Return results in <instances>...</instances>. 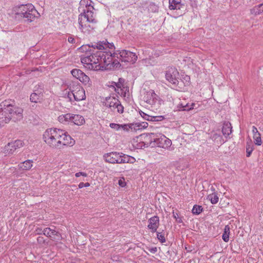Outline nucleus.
<instances>
[{"instance_id":"nucleus-57","label":"nucleus","mask_w":263,"mask_h":263,"mask_svg":"<svg viewBox=\"0 0 263 263\" xmlns=\"http://www.w3.org/2000/svg\"><path fill=\"white\" fill-rule=\"evenodd\" d=\"M35 232L37 234H43V230L41 228H38L35 230Z\"/></svg>"},{"instance_id":"nucleus-14","label":"nucleus","mask_w":263,"mask_h":263,"mask_svg":"<svg viewBox=\"0 0 263 263\" xmlns=\"http://www.w3.org/2000/svg\"><path fill=\"white\" fill-rule=\"evenodd\" d=\"M23 146V142L21 140H17L14 142H9L5 147V153L10 155L13 154L15 151Z\"/></svg>"},{"instance_id":"nucleus-13","label":"nucleus","mask_w":263,"mask_h":263,"mask_svg":"<svg viewBox=\"0 0 263 263\" xmlns=\"http://www.w3.org/2000/svg\"><path fill=\"white\" fill-rule=\"evenodd\" d=\"M68 87L69 90H72L73 91L74 100L76 101H80L85 99V92L84 89L80 86L77 85L76 87L73 85L70 84Z\"/></svg>"},{"instance_id":"nucleus-8","label":"nucleus","mask_w":263,"mask_h":263,"mask_svg":"<svg viewBox=\"0 0 263 263\" xmlns=\"http://www.w3.org/2000/svg\"><path fill=\"white\" fill-rule=\"evenodd\" d=\"M103 104L106 107L110 108L111 111L114 112L122 114L124 111V107L121 105L120 102L115 97H106Z\"/></svg>"},{"instance_id":"nucleus-2","label":"nucleus","mask_w":263,"mask_h":263,"mask_svg":"<svg viewBox=\"0 0 263 263\" xmlns=\"http://www.w3.org/2000/svg\"><path fill=\"white\" fill-rule=\"evenodd\" d=\"M23 109L11 103V100H5L0 104V127L8 123L11 120L14 122L23 119Z\"/></svg>"},{"instance_id":"nucleus-62","label":"nucleus","mask_w":263,"mask_h":263,"mask_svg":"<svg viewBox=\"0 0 263 263\" xmlns=\"http://www.w3.org/2000/svg\"><path fill=\"white\" fill-rule=\"evenodd\" d=\"M260 6H261V11L263 12V3L260 4Z\"/></svg>"},{"instance_id":"nucleus-33","label":"nucleus","mask_w":263,"mask_h":263,"mask_svg":"<svg viewBox=\"0 0 263 263\" xmlns=\"http://www.w3.org/2000/svg\"><path fill=\"white\" fill-rule=\"evenodd\" d=\"M253 139L254 140V143L257 145H261L262 144L261 135L260 134H257V135H253Z\"/></svg>"},{"instance_id":"nucleus-12","label":"nucleus","mask_w":263,"mask_h":263,"mask_svg":"<svg viewBox=\"0 0 263 263\" xmlns=\"http://www.w3.org/2000/svg\"><path fill=\"white\" fill-rule=\"evenodd\" d=\"M58 129L59 128H57L48 129L43 134L44 141L46 144L51 147L55 146V141H53V140L55 137L54 133H57Z\"/></svg>"},{"instance_id":"nucleus-58","label":"nucleus","mask_w":263,"mask_h":263,"mask_svg":"<svg viewBox=\"0 0 263 263\" xmlns=\"http://www.w3.org/2000/svg\"><path fill=\"white\" fill-rule=\"evenodd\" d=\"M135 161L136 159L134 157L129 156V163H133Z\"/></svg>"},{"instance_id":"nucleus-4","label":"nucleus","mask_w":263,"mask_h":263,"mask_svg":"<svg viewBox=\"0 0 263 263\" xmlns=\"http://www.w3.org/2000/svg\"><path fill=\"white\" fill-rule=\"evenodd\" d=\"M179 72L173 67L168 68L165 72L166 79L172 84L174 89L178 91H183L185 84L182 80H178Z\"/></svg>"},{"instance_id":"nucleus-1","label":"nucleus","mask_w":263,"mask_h":263,"mask_svg":"<svg viewBox=\"0 0 263 263\" xmlns=\"http://www.w3.org/2000/svg\"><path fill=\"white\" fill-rule=\"evenodd\" d=\"M91 3L90 0H81L79 8V11L81 12L78 18L79 29L86 34L90 33L96 28L98 23Z\"/></svg>"},{"instance_id":"nucleus-27","label":"nucleus","mask_w":263,"mask_h":263,"mask_svg":"<svg viewBox=\"0 0 263 263\" xmlns=\"http://www.w3.org/2000/svg\"><path fill=\"white\" fill-rule=\"evenodd\" d=\"M253 145L252 143V142L250 141V142H247L246 144V156L247 157H249L252 151L254 149Z\"/></svg>"},{"instance_id":"nucleus-43","label":"nucleus","mask_w":263,"mask_h":263,"mask_svg":"<svg viewBox=\"0 0 263 263\" xmlns=\"http://www.w3.org/2000/svg\"><path fill=\"white\" fill-rule=\"evenodd\" d=\"M181 7V4L180 2H179L178 5H169V8L171 10L180 9Z\"/></svg>"},{"instance_id":"nucleus-20","label":"nucleus","mask_w":263,"mask_h":263,"mask_svg":"<svg viewBox=\"0 0 263 263\" xmlns=\"http://www.w3.org/2000/svg\"><path fill=\"white\" fill-rule=\"evenodd\" d=\"M43 96V88H41L40 90L34 89V92L31 94L30 100L33 103H37L42 96Z\"/></svg>"},{"instance_id":"nucleus-29","label":"nucleus","mask_w":263,"mask_h":263,"mask_svg":"<svg viewBox=\"0 0 263 263\" xmlns=\"http://www.w3.org/2000/svg\"><path fill=\"white\" fill-rule=\"evenodd\" d=\"M134 127H135V129H142L146 128L148 126V123L146 122H142L141 123H136Z\"/></svg>"},{"instance_id":"nucleus-11","label":"nucleus","mask_w":263,"mask_h":263,"mask_svg":"<svg viewBox=\"0 0 263 263\" xmlns=\"http://www.w3.org/2000/svg\"><path fill=\"white\" fill-rule=\"evenodd\" d=\"M121 62L134 63L137 61V56L133 52L122 50L118 53Z\"/></svg>"},{"instance_id":"nucleus-30","label":"nucleus","mask_w":263,"mask_h":263,"mask_svg":"<svg viewBox=\"0 0 263 263\" xmlns=\"http://www.w3.org/2000/svg\"><path fill=\"white\" fill-rule=\"evenodd\" d=\"M120 156L118 163H129V156L125 155L123 153H120Z\"/></svg>"},{"instance_id":"nucleus-56","label":"nucleus","mask_w":263,"mask_h":263,"mask_svg":"<svg viewBox=\"0 0 263 263\" xmlns=\"http://www.w3.org/2000/svg\"><path fill=\"white\" fill-rule=\"evenodd\" d=\"M218 138H221V137L219 135H217V134H213L212 137V139L213 140H216Z\"/></svg>"},{"instance_id":"nucleus-63","label":"nucleus","mask_w":263,"mask_h":263,"mask_svg":"<svg viewBox=\"0 0 263 263\" xmlns=\"http://www.w3.org/2000/svg\"><path fill=\"white\" fill-rule=\"evenodd\" d=\"M187 251L188 252H191L192 250H187Z\"/></svg>"},{"instance_id":"nucleus-32","label":"nucleus","mask_w":263,"mask_h":263,"mask_svg":"<svg viewBox=\"0 0 263 263\" xmlns=\"http://www.w3.org/2000/svg\"><path fill=\"white\" fill-rule=\"evenodd\" d=\"M134 124H120V129H122L123 130H124V131H128L129 130V128H131V129H133V128H134V129H135V127H134Z\"/></svg>"},{"instance_id":"nucleus-7","label":"nucleus","mask_w":263,"mask_h":263,"mask_svg":"<svg viewBox=\"0 0 263 263\" xmlns=\"http://www.w3.org/2000/svg\"><path fill=\"white\" fill-rule=\"evenodd\" d=\"M144 100L154 109L156 110L159 109L163 103L162 100L153 90H150L146 92V96L144 97Z\"/></svg>"},{"instance_id":"nucleus-16","label":"nucleus","mask_w":263,"mask_h":263,"mask_svg":"<svg viewBox=\"0 0 263 263\" xmlns=\"http://www.w3.org/2000/svg\"><path fill=\"white\" fill-rule=\"evenodd\" d=\"M34 6L31 4L26 5H21L17 8V11L15 13V17H24L28 12L33 10Z\"/></svg>"},{"instance_id":"nucleus-44","label":"nucleus","mask_w":263,"mask_h":263,"mask_svg":"<svg viewBox=\"0 0 263 263\" xmlns=\"http://www.w3.org/2000/svg\"><path fill=\"white\" fill-rule=\"evenodd\" d=\"M118 184L120 186L122 187L126 186V182L125 181V179L123 177L121 178L118 180Z\"/></svg>"},{"instance_id":"nucleus-36","label":"nucleus","mask_w":263,"mask_h":263,"mask_svg":"<svg viewBox=\"0 0 263 263\" xmlns=\"http://www.w3.org/2000/svg\"><path fill=\"white\" fill-rule=\"evenodd\" d=\"M195 106V103H192L191 105H190L189 103H187L184 105V106L183 107L184 108L182 109V111H189L194 109Z\"/></svg>"},{"instance_id":"nucleus-38","label":"nucleus","mask_w":263,"mask_h":263,"mask_svg":"<svg viewBox=\"0 0 263 263\" xmlns=\"http://www.w3.org/2000/svg\"><path fill=\"white\" fill-rule=\"evenodd\" d=\"M163 119H164V116H152V118H151V121L153 122H157V121H162Z\"/></svg>"},{"instance_id":"nucleus-52","label":"nucleus","mask_w":263,"mask_h":263,"mask_svg":"<svg viewBox=\"0 0 263 263\" xmlns=\"http://www.w3.org/2000/svg\"><path fill=\"white\" fill-rule=\"evenodd\" d=\"M68 41L69 43L73 44L75 43V39L72 36H69L68 38Z\"/></svg>"},{"instance_id":"nucleus-59","label":"nucleus","mask_w":263,"mask_h":263,"mask_svg":"<svg viewBox=\"0 0 263 263\" xmlns=\"http://www.w3.org/2000/svg\"><path fill=\"white\" fill-rule=\"evenodd\" d=\"M41 88L43 89V85L42 84H39L35 86L34 89L40 90Z\"/></svg>"},{"instance_id":"nucleus-39","label":"nucleus","mask_w":263,"mask_h":263,"mask_svg":"<svg viewBox=\"0 0 263 263\" xmlns=\"http://www.w3.org/2000/svg\"><path fill=\"white\" fill-rule=\"evenodd\" d=\"M52 229L50 228H46L43 230V234L47 237H51L52 235H51Z\"/></svg>"},{"instance_id":"nucleus-51","label":"nucleus","mask_w":263,"mask_h":263,"mask_svg":"<svg viewBox=\"0 0 263 263\" xmlns=\"http://www.w3.org/2000/svg\"><path fill=\"white\" fill-rule=\"evenodd\" d=\"M75 176L77 177H80L81 176H83L84 177H86L87 176V174L85 173H84V172H78V173H77L75 174Z\"/></svg>"},{"instance_id":"nucleus-5","label":"nucleus","mask_w":263,"mask_h":263,"mask_svg":"<svg viewBox=\"0 0 263 263\" xmlns=\"http://www.w3.org/2000/svg\"><path fill=\"white\" fill-rule=\"evenodd\" d=\"M115 49V47L113 43H109L107 40H104L102 41H99L97 43H91L86 45H83L80 47L79 49L81 52H85L83 55H88L94 50L93 49H97L99 50H103L106 49Z\"/></svg>"},{"instance_id":"nucleus-25","label":"nucleus","mask_w":263,"mask_h":263,"mask_svg":"<svg viewBox=\"0 0 263 263\" xmlns=\"http://www.w3.org/2000/svg\"><path fill=\"white\" fill-rule=\"evenodd\" d=\"M230 228L228 225L225 226L223 233L222 234V238L224 242H228L229 240Z\"/></svg>"},{"instance_id":"nucleus-22","label":"nucleus","mask_w":263,"mask_h":263,"mask_svg":"<svg viewBox=\"0 0 263 263\" xmlns=\"http://www.w3.org/2000/svg\"><path fill=\"white\" fill-rule=\"evenodd\" d=\"M72 122L76 125H81L85 123V119L81 115L72 114Z\"/></svg>"},{"instance_id":"nucleus-47","label":"nucleus","mask_w":263,"mask_h":263,"mask_svg":"<svg viewBox=\"0 0 263 263\" xmlns=\"http://www.w3.org/2000/svg\"><path fill=\"white\" fill-rule=\"evenodd\" d=\"M37 241L38 243H39L40 245H42L45 242L46 240L43 237L39 236L37 238Z\"/></svg>"},{"instance_id":"nucleus-42","label":"nucleus","mask_w":263,"mask_h":263,"mask_svg":"<svg viewBox=\"0 0 263 263\" xmlns=\"http://www.w3.org/2000/svg\"><path fill=\"white\" fill-rule=\"evenodd\" d=\"M72 114H67L65 115H63V117L64 118L65 121H71L72 122Z\"/></svg>"},{"instance_id":"nucleus-24","label":"nucleus","mask_w":263,"mask_h":263,"mask_svg":"<svg viewBox=\"0 0 263 263\" xmlns=\"http://www.w3.org/2000/svg\"><path fill=\"white\" fill-rule=\"evenodd\" d=\"M124 79L123 78H119L118 82H111V85H109L110 87H112L115 91H116V87L118 88H121L122 87H123V84L124 83Z\"/></svg>"},{"instance_id":"nucleus-61","label":"nucleus","mask_w":263,"mask_h":263,"mask_svg":"<svg viewBox=\"0 0 263 263\" xmlns=\"http://www.w3.org/2000/svg\"><path fill=\"white\" fill-rule=\"evenodd\" d=\"M185 79H186V81H188V82H189V80H190V77H189V76H186Z\"/></svg>"},{"instance_id":"nucleus-55","label":"nucleus","mask_w":263,"mask_h":263,"mask_svg":"<svg viewBox=\"0 0 263 263\" xmlns=\"http://www.w3.org/2000/svg\"><path fill=\"white\" fill-rule=\"evenodd\" d=\"M184 104H182V103H181V104H179L177 105V109L179 110V111H182V109L184 108Z\"/></svg>"},{"instance_id":"nucleus-21","label":"nucleus","mask_w":263,"mask_h":263,"mask_svg":"<svg viewBox=\"0 0 263 263\" xmlns=\"http://www.w3.org/2000/svg\"><path fill=\"white\" fill-rule=\"evenodd\" d=\"M232 127L230 122H224L222 128V132L224 136L227 137L232 133Z\"/></svg>"},{"instance_id":"nucleus-10","label":"nucleus","mask_w":263,"mask_h":263,"mask_svg":"<svg viewBox=\"0 0 263 263\" xmlns=\"http://www.w3.org/2000/svg\"><path fill=\"white\" fill-rule=\"evenodd\" d=\"M71 73L73 77L79 80L85 85H87L89 87L91 85V82L89 77L80 69H73L71 71Z\"/></svg>"},{"instance_id":"nucleus-40","label":"nucleus","mask_w":263,"mask_h":263,"mask_svg":"<svg viewBox=\"0 0 263 263\" xmlns=\"http://www.w3.org/2000/svg\"><path fill=\"white\" fill-rule=\"evenodd\" d=\"M140 114L144 119L151 121V118H152L151 116H149L142 111H140Z\"/></svg>"},{"instance_id":"nucleus-6","label":"nucleus","mask_w":263,"mask_h":263,"mask_svg":"<svg viewBox=\"0 0 263 263\" xmlns=\"http://www.w3.org/2000/svg\"><path fill=\"white\" fill-rule=\"evenodd\" d=\"M150 145L152 147L158 146L170 150L172 141L164 135L156 136L152 133L151 135Z\"/></svg>"},{"instance_id":"nucleus-46","label":"nucleus","mask_w":263,"mask_h":263,"mask_svg":"<svg viewBox=\"0 0 263 263\" xmlns=\"http://www.w3.org/2000/svg\"><path fill=\"white\" fill-rule=\"evenodd\" d=\"M109 126L112 128V129H115L117 130H120V124H116V123H111L109 124Z\"/></svg>"},{"instance_id":"nucleus-45","label":"nucleus","mask_w":263,"mask_h":263,"mask_svg":"<svg viewBox=\"0 0 263 263\" xmlns=\"http://www.w3.org/2000/svg\"><path fill=\"white\" fill-rule=\"evenodd\" d=\"M120 61L121 60H118V59H116V58H114L111 65H112L113 67H117L119 65H120Z\"/></svg>"},{"instance_id":"nucleus-37","label":"nucleus","mask_w":263,"mask_h":263,"mask_svg":"<svg viewBox=\"0 0 263 263\" xmlns=\"http://www.w3.org/2000/svg\"><path fill=\"white\" fill-rule=\"evenodd\" d=\"M59 129L58 130L57 133H54L55 137H54V139L53 140V141H55V146H53V147L58 148H59V144L57 143V142L60 141L58 138L60 136L59 134H60V133H59Z\"/></svg>"},{"instance_id":"nucleus-34","label":"nucleus","mask_w":263,"mask_h":263,"mask_svg":"<svg viewBox=\"0 0 263 263\" xmlns=\"http://www.w3.org/2000/svg\"><path fill=\"white\" fill-rule=\"evenodd\" d=\"M164 232L163 231L161 232H157V237L160 242L164 243L166 241V239L164 236Z\"/></svg>"},{"instance_id":"nucleus-49","label":"nucleus","mask_w":263,"mask_h":263,"mask_svg":"<svg viewBox=\"0 0 263 263\" xmlns=\"http://www.w3.org/2000/svg\"><path fill=\"white\" fill-rule=\"evenodd\" d=\"M177 216H178V214L177 213L175 214L174 213H173V216H174V218L176 219V221L178 222L181 223L182 222L181 218L179 217L178 216L177 217Z\"/></svg>"},{"instance_id":"nucleus-50","label":"nucleus","mask_w":263,"mask_h":263,"mask_svg":"<svg viewBox=\"0 0 263 263\" xmlns=\"http://www.w3.org/2000/svg\"><path fill=\"white\" fill-rule=\"evenodd\" d=\"M180 1H176V0H169V5H178L179 2Z\"/></svg>"},{"instance_id":"nucleus-48","label":"nucleus","mask_w":263,"mask_h":263,"mask_svg":"<svg viewBox=\"0 0 263 263\" xmlns=\"http://www.w3.org/2000/svg\"><path fill=\"white\" fill-rule=\"evenodd\" d=\"M90 186V183L88 182H80L78 185L79 189H82L83 187H88Z\"/></svg>"},{"instance_id":"nucleus-15","label":"nucleus","mask_w":263,"mask_h":263,"mask_svg":"<svg viewBox=\"0 0 263 263\" xmlns=\"http://www.w3.org/2000/svg\"><path fill=\"white\" fill-rule=\"evenodd\" d=\"M117 58L119 59L118 53L117 52L112 53L110 51H103V55L102 57V65L104 64V66H108L111 64L114 58Z\"/></svg>"},{"instance_id":"nucleus-19","label":"nucleus","mask_w":263,"mask_h":263,"mask_svg":"<svg viewBox=\"0 0 263 263\" xmlns=\"http://www.w3.org/2000/svg\"><path fill=\"white\" fill-rule=\"evenodd\" d=\"M39 16V13L34 7L33 8V10H31L30 11L28 12L27 14L25 15H24V17L23 18H25V21L26 22L30 23L33 21L35 17H37Z\"/></svg>"},{"instance_id":"nucleus-31","label":"nucleus","mask_w":263,"mask_h":263,"mask_svg":"<svg viewBox=\"0 0 263 263\" xmlns=\"http://www.w3.org/2000/svg\"><path fill=\"white\" fill-rule=\"evenodd\" d=\"M208 199H209L213 204L217 203L219 200L217 195L215 193L209 195L208 196Z\"/></svg>"},{"instance_id":"nucleus-26","label":"nucleus","mask_w":263,"mask_h":263,"mask_svg":"<svg viewBox=\"0 0 263 263\" xmlns=\"http://www.w3.org/2000/svg\"><path fill=\"white\" fill-rule=\"evenodd\" d=\"M261 6H260V4L254 6L253 8L250 9V13L251 14L254 15H259L262 13L263 12L261 10Z\"/></svg>"},{"instance_id":"nucleus-3","label":"nucleus","mask_w":263,"mask_h":263,"mask_svg":"<svg viewBox=\"0 0 263 263\" xmlns=\"http://www.w3.org/2000/svg\"><path fill=\"white\" fill-rule=\"evenodd\" d=\"M103 55V51H98L95 52L93 50L89 55H82L81 61L87 69L96 71L103 70L106 67L102 65Z\"/></svg>"},{"instance_id":"nucleus-60","label":"nucleus","mask_w":263,"mask_h":263,"mask_svg":"<svg viewBox=\"0 0 263 263\" xmlns=\"http://www.w3.org/2000/svg\"><path fill=\"white\" fill-rule=\"evenodd\" d=\"M59 120L61 122H63L64 121V118L63 117V115L59 116Z\"/></svg>"},{"instance_id":"nucleus-53","label":"nucleus","mask_w":263,"mask_h":263,"mask_svg":"<svg viewBox=\"0 0 263 263\" xmlns=\"http://www.w3.org/2000/svg\"><path fill=\"white\" fill-rule=\"evenodd\" d=\"M252 133L253 134V135H256V134L257 135V134H259L257 128L254 126H253V127H252Z\"/></svg>"},{"instance_id":"nucleus-28","label":"nucleus","mask_w":263,"mask_h":263,"mask_svg":"<svg viewBox=\"0 0 263 263\" xmlns=\"http://www.w3.org/2000/svg\"><path fill=\"white\" fill-rule=\"evenodd\" d=\"M203 211V208L201 205H194L192 212L193 214L199 215Z\"/></svg>"},{"instance_id":"nucleus-9","label":"nucleus","mask_w":263,"mask_h":263,"mask_svg":"<svg viewBox=\"0 0 263 263\" xmlns=\"http://www.w3.org/2000/svg\"><path fill=\"white\" fill-rule=\"evenodd\" d=\"M59 133L60 134L58 138L60 141L57 142L59 144V148H61L63 146L66 145L72 146L74 144V140L70 136L67 135L64 130L59 129Z\"/></svg>"},{"instance_id":"nucleus-23","label":"nucleus","mask_w":263,"mask_h":263,"mask_svg":"<svg viewBox=\"0 0 263 263\" xmlns=\"http://www.w3.org/2000/svg\"><path fill=\"white\" fill-rule=\"evenodd\" d=\"M33 160H27L21 163L18 166L20 168L23 170H29L33 166Z\"/></svg>"},{"instance_id":"nucleus-54","label":"nucleus","mask_w":263,"mask_h":263,"mask_svg":"<svg viewBox=\"0 0 263 263\" xmlns=\"http://www.w3.org/2000/svg\"><path fill=\"white\" fill-rule=\"evenodd\" d=\"M148 251L152 253H155L157 251V248L156 247H152L148 249Z\"/></svg>"},{"instance_id":"nucleus-17","label":"nucleus","mask_w":263,"mask_h":263,"mask_svg":"<svg viewBox=\"0 0 263 263\" xmlns=\"http://www.w3.org/2000/svg\"><path fill=\"white\" fill-rule=\"evenodd\" d=\"M120 157H121L120 154L117 152H111L103 155V158L106 162L112 164L118 163Z\"/></svg>"},{"instance_id":"nucleus-35","label":"nucleus","mask_w":263,"mask_h":263,"mask_svg":"<svg viewBox=\"0 0 263 263\" xmlns=\"http://www.w3.org/2000/svg\"><path fill=\"white\" fill-rule=\"evenodd\" d=\"M51 235H52V238L57 239L60 240L61 238V235L60 233L54 230H52L51 232Z\"/></svg>"},{"instance_id":"nucleus-41","label":"nucleus","mask_w":263,"mask_h":263,"mask_svg":"<svg viewBox=\"0 0 263 263\" xmlns=\"http://www.w3.org/2000/svg\"><path fill=\"white\" fill-rule=\"evenodd\" d=\"M70 91H68L66 95L67 98L69 99V101L70 102H72L73 100H74V95H73V91L72 90H69Z\"/></svg>"},{"instance_id":"nucleus-18","label":"nucleus","mask_w":263,"mask_h":263,"mask_svg":"<svg viewBox=\"0 0 263 263\" xmlns=\"http://www.w3.org/2000/svg\"><path fill=\"white\" fill-rule=\"evenodd\" d=\"M148 228L151 230L152 233L156 232L159 225V218L157 216H154L148 220Z\"/></svg>"}]
</instances>
